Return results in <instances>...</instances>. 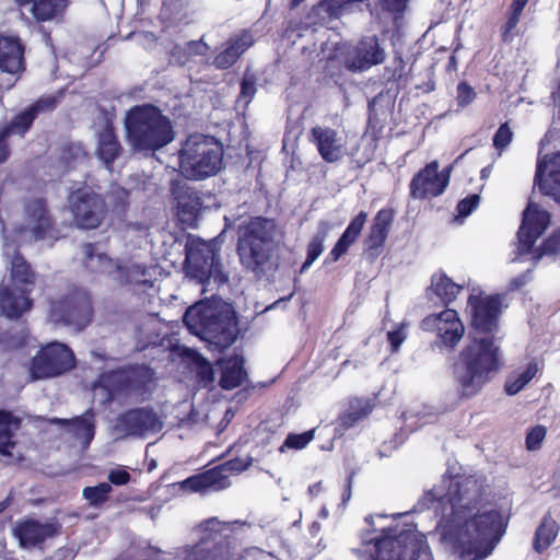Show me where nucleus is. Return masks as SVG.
<instances>
[{"mask_svg": "<svg viewBox=\"0 0 560 560\" xmlns=\"http://www.w3.org/2000/svg\"><path fill=\"white\" fill-rule=\"evenodd\" d=\"M560 527L550 512H547L535 530L533 549L537 553L546 551L556 540Z\"/></svg>", "mask_w": 560, "mask_h": 560, "instance_id": "obj_29", "label": "nucleus"}, {"mask_svg": "<svg viewBox=\"0 0 560 560\" xmlns=\"http://www.w3.org/2000/svg\"><path fill=\"white\" fill-rule=\"evenodd\" d=\"M33 280L34 275L24 258L15 255L11 261V285L0 292V308L7 317L18 318L31 310V289H21L20 285L33 284Z\"/></svg>", "mask_w": 560, "mask_h": 560, "instance_id": "obj_8", "label": "nucleus"}, {"mask_svg": "<svg viewBox=\"0 0 560 560\" xmlns=\"http://www.w3.org/2000/svg\"><path fill=\"white\" fill-rule=\"evenodd\" d=\"M319 527H320L319 524L317 522H314L312 524V532L314 530V533H315V532L319 530Z\"/></svg>", "mask_w": 560, "mask_h": 560, "instance_id": "obj_63", "label": "nucleus"}, {"mask_svg": "<svg viewBox=\"0 0 560 560\" xmlns=\"http://www.w3.org/2000/svg\"><path fill=\"white\" fill-rule=\"evenodd\" d=\"M277 225L261 217L240 226L237 252L243 266L253 271L268 261L273 248Z\"/></svg>", "mask_w": 560, "mask_h": 560, "instance_id": "obj_6", "label": "nucleus"}, {"mask_svg": "<svg viewBox=\"0 0 560 560\" xmlns=\"http://www.w3.org/2000/svg\"><path fill=\"white\" fill-rule=\"evenodd\" d=\"M177 199L178 215L180 220L184 222L195 220L200 209L199 197L195 192H187L186 195L177 197Z\"/></svg>", "mask_w": 560, "mask_h": 560, "instance_id": "obj_41", "label": "nucleus"}, {"mask_svg": "<svg viewBox=\"0 0 560 560\" xmlns=\"http://www.w3.org/2000/svg\"><path fill=\"white\" fill-rule=\"evenodd\" d=\"M366 219H368V213L363 212V211L360 212L355 218L352 219V221L348 225V229L360 234L365 222H366Z\"/></svg>", "mask_w": 560, "mask_h": 560, "instance_id": "obj_57", "label": "nucleus"}, {"mask_svg": "<svg viewBox=\"0 0 560 560\" xmlns=\"http://www.w3.org/2000/svg\"><path fill=\"white\" fill-rule=\"evenodd\" d=\"M549 213L538 205L529 202L523 213L522 225L518 231V250L526 254L530 250L537 238L549 225Z\"/></svg>", "mask_w": 560, "mask_h": 560, "instance_id": "obj_23", "label": "nucleus"}, {"mask_svg": "<svg viewBox=\"0 0 560 560\" xmlns=\"http://www.w3.org/2000/svg\"><path fill=\"white\" fill-rule=\"evenodd\" d=\"M358 472V467L347 466V476L341 493V500L343 503L348 502L351 498L353 478L357 476Z\"/></svg>", "mask_w": 560, "mask_h": 560, "instance_id": "obj_52", "label": "nucleus"}, {"mask_svg": "<svg viewBox=\"0 0 560 560\" xmlns=\"http://www.w3.org/2000/svg\"><path fill=\"white\" fill-rule=\"evenodd\" d=\"M540 368L536 361L514 370L505 382V393L510 396L518 394L537 375Z\"/></svg>", "mask_w": 560, "mask_h": 560, "instance_id": "obj_32", "label": "nucleus"}, {"mask_svg": "<svg viewBox=\"0 0 560 560\" xmlns=\"http://www.w3.org/2000/svg\"><path fill=\"white\" fill-rule=\"evenodd\" d=\"M252 45V36L247 33L230 38L225 47L214 57L213 65L218 69H229Z\"/></svg>", "mask_w": 560, "mask_h": 560, "instance_id": "obj_27", "label": "nucleus"}, {"mask_svg": "<svg viewBox=\"0 0 560 560\" xmlns=\"http://www.w3.org/2000/svg\"><path fill=\"white\" fill-rule=\"evenodd\" d=\"M393 218V211L389 209H382L376 213L369 236L370 247H380L384 244Z\"/></svg>", "mask_w": 560, "mask_h": 560, "instance_id": "obj_33", "label": "nucleus"}, {"mask_svg": "<svg viewBox=\"0 0 560 560\" xmlns=\"http://www.w3.org/2000/svg\"><path fill=\"white\" fill-rule=\"evenodd\" d=\"M421 327L425 331L434 332L443 345L451 348L459 342L465 332L457 312L452 308L428 315L421 322Z\"/></svg>", "mask_w": 560, "mask_h": 560, "instance_id": "obj_17", "label": "nucleus"}, {"mask_svg": "<svg viewBox=\"0 0 560 560\" xmlns=\"http://www.w3.org/2000/svg\"><path fill=\"white\" fill-rule=\"evenodd\" d=\"M332 225L328 221H320L317 231L307 246V257L301 267V273L305 272L324 250V242L331 231Z\"/></svg>", "mask_w": 560, "mask_h": 560, "instance_id": "obj_34", "label": "nucleus"}, {"mask_svg": "<svg viewBox=\"0 0 560 560\" xmlns=\"http://www.w3.org/2000/svg\"><path fill=\"white\" fill-rule=\"evenodd\" d=\"M478 203H479L478 195H471L468 198L463 199L457 205L458 214L460 217L469 215L477 208Z\"/></svg>", "mask_w": 560, "mask_h": 560, "instance_id": "obj_53", "label": "nucleus"}, {"mask_svg": "<svg viewBox=\"0 0 560 560\" xmlns=\"http://www.w3.org/2000/svg\"><path fill=\"white\" fill-rule=\"evenodd\" d=\"M186 271L187 275L200 283L211 278L215 282L225 281L221 266L217 258L215 245L212 242L191 240L186 246Z\"/></svg>", "mask_w": 560, "mask_h": 560, "instance_id": "obj_11", "label": "nucleus"}, {"mask_svg": "<svg viewBox=\"0 0 560 560\" xmlns=\"http://www.w3.org/2000/svg\"><path fill=\"white\" fill-rule=\"evenodd\" d=\"M308 490H310V492H311V493H313V494H314V493H317V492L320 490V485H319V483H315V485L311 486V487L308 488Z\"/></svg>", "mask_w": 560, "mask_h": 560, "instance_id": "obj_62", "label": "nucleus"}, {"mask_svg": "<svg viewBox=\"0 0 560 560\" xmlns=\"http://www.w3.org/2000/svg\"><path fill=\"white\" fill-rule=\"evenodd\" d=\"M49 422L61 424L66 432L73 435L82 451L89 446L94 436V424L92 421V415L90 413L72 420L54 418L50 419Z\"/></svg>", "mask_w": 560, "mask_h": 560, "instance_id": "obj_28", "label": "nucleus"}, {"mask_svg": "<svg viewBox=\"0 0 560 560\" xmlns=\"http://www.w3.org/2000/svg\"><path fill=\"white\" fill-rule=\"evenodd\" d=\"M535 183L544 195L560 202V152L537 161Z\"/></svg>", "mask_w": 560, "mask_h": 560, "instance_id": "obj_25", "label": "nucleus"}, {"mask_svg": "<svg viewBox=\"0 0 560 560\" xmlns=\"http://www.w3.org/2000/svg\"><path fill=\"white\" fill-rule=\"evenodd\" d=\"M108 481L115 486L127 485L130 480V474L122 468L112 469L108 474Z\"/></svg>", "mask_w": 560, "mask_h": 560, "instance_id": "obj_54", "label": "nucleus"}, {"mask_svg": "<svg viewBox=\"0 0 560 560\" xmlns=\"http://www.w3.org/2000/svg\"><path fill=\"white\" fill-rule=\"evenodd\" d=\"M205 535L194 547L195 560H231L233 558L231 523L210 518L205 522Z\"/></svg>", "mask_w": 560, "mask_h": 560, "instance_id": "obj_12", "label": "nucleus"}, {"mask_svg": "<svg viewBox=\"0 0 560 560\" xmlns=\"http://www.w3.org/2000/svg\"><path fill=\"white\" fill-rule=\"evenodd\" d=\"M360 234L346 229L339 241L336 243L334 248L330 250L326 258V262H336L342 255L347 253L349 247L355 242Z\"/></svg>", "mask_w": 560, "mask_h": 560, "instance_id": "obj_43", "label": "nucleus"}, {"mask_svg": "<svg viewBox=\"0 0 560 560\" xmlns=\"http://www.w3.org/2000/svg\"><path fill=\"white\" fill-rule=\"evenodd\" d=\"M462 290V285L455 283L445 273H434L431 278V285L428 289L430 299L434 295L442 304L453 302Z\"/></svg>", "mask_w": 560, "mask_h": 560, "instance_id": "obj_31", "label": "nucleus"}, {"mask_svg": "<svg viewBox=\"0 0 560 560\" xmlns=\"http://www.w3.org/2000/svg\"><path fill=\"white\" fill-rule=\"evenodd\" d=\"M74 357L65 345L52 342L44 347L33 359L31 376L33 380L55 377L72 369Z\"/></svg>", "mask_w": 560, "mask_h": 560, "instance_id": "obj_14", "label": "nucleus"}, {"mask_svg": "<svg viewBox=\"0 0 560 560\" xmlns=\"http://www.w3.org/2000/svg\"><path fill=\"white\" fill-rule=\"evenodd\" d=\"M512 136L513 133L509 128L508 124H503L502 126H500V128L497 130L493 137V145L495 147V149L500 151L503 150L510 144Z\"/></svg>", "mask_w": 560, "mask_h": 560, "instance_id": "obj_50", "label": "nucleus"}, {"mask_svg": "<svg viewBox=\"0 0 560 560\" xmlns=\"http://www.w3.org/2000/svg\"><path fill=\"white\" fill-rule=\"evenodd\" d=\"M77 151H78V153H75L77 158H79V156L84 158L85 156V154L83 152H81L80 148H78Z\"/></svg>", "mask_w": 560, "mask_h": 560, "instance_id": "obj_64", "label": "nucleus"}, {"mask_svg": "<svg viewBox=\"0 0 560 560\" xmlns=\"http://www.w3.org/2000/svg\"><path fill=\"white\" fill-rule=\"evenodd\" d=\"M383 9L392 13H401L407 4V0H380Z\"/></svg>", "mask_w": 560, "mask_h": 560, "instance_id": "obj_56", "label": "nucleus"}, {"mask_svg": "<svg viewBox=\"0 0 560 560\" xmlns=\"http://www.w3.org/2000/svg\"><path fill=\"white\" fill-rule=\"evenodd\" d=\"M209 51V45L202 39L186 43L184 46H176L173 56L180 63H186L194 56H205Z\"/></svg>", "mask_w": 560, "mask_h": 560, "instance_id": "obj_40", "label": "nucleus"}, {"mask_svg": "<svg viewBox=\"0 0 560 560\" xmlns=\"http://www.w3.org/2000/svg\"><path fill=\"white\" fill-rule=\"evenodd\" d=\"M189 331L219 350L230 347L236 339L237 327L233 311L226 304L201 301L190 306L184 316Z\"/></svg>", "mask_w": 560, "mask_h": 560, "instance_id": "obj_3", "label": "nucleus"}, {"mask_svg": "<svg viewBox=\"0 0 560 560\" xmlns=\"http://www.w3.org/2000/svg\"><path fill=\"white\" fill-rule=\"evenodd\" d=\"M371 411L372 406L369 402L358 401L357 405H352L350 410L340 418L339 424L345 429H349Z\"/></svg>", "mask_w": 560, "mask_h": 560, "instance_id": "obj_44", "label": "nucleus"}, {"mask_svg": "<svg viewBox=\"0 0 560 560\" xmlns=\"http://www.w3.org/2000/svg\"><path fill=\"white\" fill-rule=\"evenodd\" d=\"M56 104L57 100L52 96L42 97L28 109L18 115L7 128L0 131V163L4 162L9 154L5 139L11 135L23 136L39 112L50 110Z\"/></svg>", "mask_w": 560, "mask_h": 560, "instance_id": "obj_24", "label": "nucleus"}, {"mask_svg": "<svg viewBox=\"0 0 560 560\" xmlns=\"http://www.w3.org/2000/svg\"><path fill=\"white\" fill-rule=\"evenodd\" d=\"M222 166L223 148L215 138L195 133L182 143L178 171L187 179H206L217 175Z\"/></svg>", "mask_w": 560, "mask_h": 560, "instance_id": "obj_4", "label": "nucleus"}, {"mask_svg": "<svg viewBox=\"0 0 560 560\" xmlns=\"http://www.w3.org/2000/svg\"><path fill=\"white\" fill-rule=\"evenodd\" d=\"M314 433H315V430L312 429V430H308L306 432L299 433V434H295V433L289 434L287 436L285 441L283 442V444L281 445L280 452H285V451L298 452V451L304 450L306 447V445L314 439Z\"/></svg>", "mask_w": 560, "mask_h": 560, "instance_id": "obj_45", "label": "nucleus"}, {"mask_svg": "<svg viewBox=\"0 0 560 560\" xmlns=\"http://www.w3.org/2000/svg\"><path fill=\"white\" fill-rule=\"evenodd\" d=\"M126 129L129 142L137 151H154L174 139L170 120L151 105L129 110Z\"/></svg>", "mask_w": 560, "mask_h": 560, "instance_id": "obj_5", "label": "nucleus"}, {"mask_svg": "<svg viewBox=\"0 0 560 560\" xmlns=\"http://www.w3.org/2000/svg\"><path fill=\"white\" fill-rule=\"evenodd\" d=\"M163 428L161 417L151 409L140 408L124 413L115 425L117 435L147 436L160 432Z\"/></svg>", "mask_w": 560, "mask_h": 560, "instance_id": "obj_19", "label": "nucleus"}, {"mask_svg": "<svg viewBox=\"0 0 560 560\" xmlns=\"http://www.w3.org/2000/svg\"><path fill=\"white\" fill-rule=\"evenodd\" d=\"M527 2L528 0H513L510 8V15L503 27V38L505 40L511 39L513 37V31L516 27L520 21V16L522 15V12L526 7Z\"/></svg>", "mask_w": 560, "mask_h": 560, "instance_id": "obj_47", "label": "nucleus"}, {"mask_svg": "<svg viewBox=\"0 0 560 560\" xmlns=\"http://www.w3.org/2000/svg\"><path fill=\"white\" fill-rule=\"evenodd\" d=\"M20 421L10 412L0 409V455H11V432L18 429Z\"/></svg>", "mask_w": 560, "mask_h": 560, "instance_id": "obj_37", "label": "nucleus"}, {"mask_svg": "<svg viewBox=\"0 0 560 560\" xmlns=\"http://www.w3.org/2000/svg\"><path fill=\"white\" fill-rule=\"evenodd\" d=\"M84 253L88 268L110 276L118 284H145L149 281V269L141 264L113 260L91 244L84 246Z\"/></svg>", "mask_w": 560, "mask_h": 560, "instance_id": "obj_9", "label": "nucleus"}, {"mask_svg": "<svg viewBox=\"0 0 560 560\" xmlns=\"http://www.w3.org/2000/svg\"><path fill=\"white\" fill-rule=\"evenodd\" d=\"M253 457H231L229 460L189 476L180 482V489L190 493L219 492L231 486L230 477L246 470Z\"/></svg>", "mask_w": 560, "mask_h": 560, "instance_id": "obj_7", "label": "nucleus"}, {"mask_svg": "<svg viewBox=\"0 0 560 560\" xmlns=\"http://www.w3.org/2000/svg\"><path fill=\"white\" fill-rule=\"evenodd\" d=\"M13 501V493L12 491L8 494V497L0 502V514L4 512L12 503Z\"/></svg>", "mask_w": 560, "mask_h": 560, "instance_id": "obj_60", "label": "nucleus"}, {"mask_svg": "<svg viewBox=\"0 0 560 560\" xmlns=\"http://www.w3.org/2000/svg\"><path fill=\"white\" fill-rule=\"evenodd\" d=\"M560 248V233L555 234L551 238H549L544 245L545 253H555Z\"/></svg>", "mask_w": 560, "mask_h": 560, "instance_id": "obj_58", "label": "nucleus"}, {"mask_svg": "<svg viewBox=\"0 0 560 560\" xmlns=\"http://www.w3.org/2000/svg\"><path fill=\"white\" fill-rule=\"evenodd\" d=\"M256 93V85L253 78L245 77L241 83V93L238 97V104L247 106Z\"/></svg>", "mask_w": 560, "mask_h": 560, "instance_id": "obj_48", "label": "nucleus"}, {"mask_svg": "<svg viewBox=\"0 0 560 560\" xmlns=\"http://www.w3.org/2000/svg\"><path fill=\"white\" fill-rule=\"evenodd\" d=\"M313 143L320 158L327 163H337L349 154L346 137L327 126H315L310 131Z\"/></svg>", "mask_w": 560, "mask_h": 560, "instance_id": "obj_22", "label": "nucleus"}, {"mask_svg": "<svg viewBox=\"0 0 560 560\" xmlns=\"http://www.w3.org/2000/svg\"><path fill=\"white\" fill-rule=\"evenodd\" d=\"M489 485L480 475H465L448 466L439 485L424 492L423 505L441 514L442 537L463 559L488 558L506 532L509 520L495 509L479 512Z\"/></svg>", "mask_w": 560, "mask_h": 560, "instance_id": "obj_1", "label": "nucleus"}, {"mask_svg": "<svg viewBox=\"0 0 560 560\" xmlns=\"http://www.w3.org/2000/svg\"><path fill=\"white\" fill-rule=\"evenodd\" d=\"M90 317L91 305L84 292L51 302L50 318L54 322H63L82 328L90 322Z\"/></svg>", "mask_w": 560, "mask_h": 560, "instance_id": "obj_20", "label": "nucleus"}, {"mask_svg": "<svg viewBox=\"0 0 560 560\" xmlns=\"http://www.w3.org/2000/svg\"><path fill=\"white\" fill-rule=\"evenodd\" d=\"M18 5H31V13L37 21H50L59 16L67 7V0H15Z\"/></svg>", "mask_w": 560, "mask_h": 560, "instance_id": "obj_30", "label": "nucleus"}, {"mask_svg": "<svg viewBox=\"0 0 560 560\" xmlns=\"http://www.w3.org/2000/svg\"><path fill=\"white\" fill-rule=\"evenodd\" d=\"M120 372H113L110 374L102 375L98 383L94 386V395L98 396L104 392L103 400H109L114 394L118 390V388L114 385V382L120 381L121 378Z\"/></svg>", "mask_w": 560, "mask_h": 560, "instance_id": "obj_46", "label": "nucleus"}, {"mask_svg": "<svg viewBox=\"0 0 560 560\" xmlns=\"http://www.w3.org/2000/svg\"><path fill=\"white\" fill-rule=\"evenodd\" d=\"M28 212L32 221L36 224L32 226L35 238H43L46 229L49 226V219L46 217L45 205L42 200L34 201L28 207Z\"/></svg>", "mask_w": 560, "mask_h": 560, "instance_id": "obj_39", "label": "nucleus"}, {"mask_svg": "<svg viewBox=\"0 0 560 560\" xmlns=\"http://www.w3.org/2000/svg\"><path fill=\"white\" fill-rule=\"evenodd\" d=\"M546 436V429L542 425L533 428L526 436V447L528 451H536Z\"/></svg>", "mask_w": 560, "mask_h": 560, "instance_id": "obj_49", "label": "nucleus"}, {"mask_svg": "<svg viewBox=\"0 0 560 560\" xmlns=\"http://www.w3.org/2000/svg\"><path fill=\"white\" fill-rule=\"evenodd\" d=\"M360 234L346 229L339 241L336 243L334 248L330 250L326 258V262H336L342 255L347 253L349 247L355 242Z\"/></svg>", "mask_w": 560, "mask_h": 560, "instance_id": "obj_42", "label": "nucleus"}, {"mask_svg": "<svg viewBox=\"0 0 560 560\" xmlns=\"http://www.w3.org/2000/svg\"><path fill=\"white\" fill-rule=\"evenodd\" d=\"M476 96V93L472 88H470L467 83L462 82L457 86V103L460 106H466L470 104Z\"/></svg>", "mask_w": 560, "mask_h": 560, "instance_id": "obj_51", "label": "nucleus"}, {"mask_svg": "<svg viewBox=\"0 0 560 560\" xmlns=\"http://www.w3.org/2000/svg\"><path fill=\"white\" fill-rule=\"evenodd\" d=\"M120 147L113 133V130L106 126L104 130L98 135L96 153L100 160H102L104 164L108 166L116 159Z\"/></svg>", "mask_w": 560, "mask_h": 560, "instance_id": "obj_36", "label": "nucleus"}, {"mask_svg": "<svg viewBox=\"0 0 560 560\" xmlns=\"http://www.w3.org/2000/svg\"><path fill=\"white\" fill-rule=\"evenodd\" d=\"M529 279V273L526 272V273H523L518 277H516L515 279H513L511 282H510V289L511 290H516V289H520L521 287H523L525 283H527Z\"/></svg>", "mask_w": 560, "mask_h": 560, "instance_id": "obj_59", "label": "nucleus"}, {"mask_svg": "<svg viewBox=\"0 0 560 560\" xmlns=\"http://www.w3.org/2000/svg\"><path fill=\"white\" fill-rule=\"evenodd\" d=\"M68 201L74 222L80 229H96L106 215L103 198L89 187L71 192Z\"/></svg>", "mask_w": 560, "mask_h": 560, "instance_id": "obj_13", "label": "nucleus"}, {"mask_svg": "<svg viewBox=\"0 0 560 560\" xmlns=\"http://www.w3.org/2000/svg\"><path fill=\"white\" fill-rule=\"evenodd\" d=\"M374 560H417L427 541L422 535L418 536L411 530L396 534V528H389L384 529L381 537L374 538Z\"/></svg>", "mask_w": 560, "mask_h": 560, "instance_id": "obj_10", "label": "nucleus"}, {"mask_svg": "<svg viewBox=\"0 0 560 560\" xmlns=\"http://www.w3.org/2000/svg\"><path fill=\"white\" fill-rule=\"evenodd\" d=\"M501 300L499 296L487 295L476 285L470 288L467 312L476 330L475 335L492 332L497 328Z\"/></svg>", "mask_w": 560, "mask_h": 560, "instance_id": "obj_15", "label": "nucleus"}, {"mask_svg": "<svg viewBox=\"0 0 560 560\" xmlns=\"http://www.w3.org/2000/svg\"><path fill=\"white\" fill-rule=\"evenodd\" d=\"M62 526L58 521L42 523L35 518L19 521L13 527V535L22 548L39 547L47 539L61 534Z\"/></svg>", "mask_w": 560, "mask_h": 560, "instance_id": "obj_21", "label": "nucleus"}, {"mask_svg": "<svg viewBox=\"0 0 560 560\" xmlns=\"http://www.w3.org/2000/svg\"><path fill=\"white\" fill-rule=\"evenodd\" d=\"M112 492V486L108 482H100L96 486H88L82 490L83 499L90 506L102 508L108 500Z\"/></svg>", "mask_w": 560, "mask_h": 560, "instance_id": "obj_38", "label": "nucleus"}, {"mask_svg": "<svg viewBox=\"0 0 560 560\" xmlns=\"http://www.w3.org/2000/svg\"><path fill=\"white\" fill-rule=\"evenodd\" d=\"M501 366V351L493 336L474 335L460 352L454 373L465 395L476 394Z\"/></svg>", "mask_w": 560, "mask_h": 560, "instance_id": "obj_2", "label": "nucleus"}, {"mask_svg": "<svg viewBox=\"0 0 560 560\" xmlns=\"http://www.w3.org/2000/svg\"><path fill=\"white\" fill-rule=\"evenodd\" d=\"M388 341L390 342L392 349L397 351L400 345L406 339L405 326L400 325L396 330L388 331L387 334Z\"/></svg>", "mask_w": 560, "mask_h": 560, "instance_id": "obj_55", "label": "nucleus"}, {"mask_svg": "<svg viewBox=\"0 0 560 560\" xmlns=\"http://www.w3.org/2000/svg\"><path fill=\"white\" fill-rule=\"evenodd\" d=\"M202 374H207L208 376V381H212V371H211V368L210 366H205L203 370H202Z\"/></svg>", "mask_w": 560, "mask_h": 560, "instance_id": "obj_61", "label": "nucleus"}, {"mask_svg": "<svg viewBox=\"0 0 560 560\" xmlns=\"http://www.w3.org/2000/svg\"><path fill=\"white\" fill-rule=\"evenodd\" d=\"M24 48L14 36H0V69L16 74L24 70Z\"/></svg>", "mask_w": 560, "mask_h": 560, "instance_id": "obj_26", "label": "nucleus"}, {"mask_svg": "<svg viewBox=\"0 0 560 560\" xmlns=\"http://www.w3.org/2000/svg\"><path fill=\"white\" fill-rule=\"evenodd\" d=\"M386 59V51L376 36H365L350 47L345 56V68L352 72H363Z\"/></svg>", "mask_w": 560, "mask_h": 560, "instance_id": "obj_16", "label": "nucleus"}, {"mask_svg": "<svg viewBox=\"0 0 560 560\" xmlns=\"http://www.w3.org/2000/svg\"><path fill=\"white\" fill-rule=\"evenodd\" d=\"M452 166L439 172L438 161H433L419 171L410 183V192L413 198L424 199L443 194L450 183Z\"/></svg>", "mask_w": 560, "mask_h": 560, "instance_id": "obj_18", "label": "nucleus"}, {"mask_svg": "<svg viewBox=\"0 0 560 560\" xmlns=\"http://www.w3.org/2000/svg\"><path fill=\"white\" fill-rule=\"evenodd\" d=\"M244 378L243 359L240 357L229 359L222 368L221 386L224 389H233L240 386Z\"/></svg>", "mask_w": 560, "mask_h": 560, "instance_id": "obj_35", "label": "nucleus"}]
</instances>
